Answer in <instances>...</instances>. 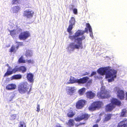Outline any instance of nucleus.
<instances>
[{
	"label": "nucleus",
	"mask_w": 127,
	"mask_h": 127,
	"mask_svg": "<svg viewBox=\"0 0 127 127\" xmlns=\"http://www.w3.org/2000/svg\"><path fill=\"white\" fill-rule=\"evenodd\" d=\"M26 67L24 66H21L19 67H18L17 66H16L13 69L11 67H9V68H7V71L4 74L3 77L7 76L13 73H15L17 72L21 71L22 73H24L26 72Z\"/></svg>",
	"instance_id": "1"
},
{
	"label": "nucleus",
	"mask_w": 127,
	"mask_h": 127,
	"mask_svg": "<svg viewBox=\"0 0 127 127\" xmlns=\"http://www.w3.org/2000/svg\"><path fill=\"white\" fill-rule=\"evenodd\" d=\"M85 36L84 35L82 36L81 37L77 38L76 39L77 44H75L74 42L70 43L68 46V48H70L72 51L74 50L75 49H82L83 47L82 41L85 39Z\"/></svg>",
	"instance_id": "2"
},
{
	"label": "nucleus",
	"mask_w": 127,
	"mask_h": 127,
	"mask_svg": "<svg viewBox=\"0 0 127 127\" xmlns=\"http://www.w3.org/2000/svg\"><path fill=\"white\" fill-rule=\"evenodd\" d=\"M32 86L30 88L27 82H23L20 84L18 86V90L19 92L21 94H24L27 93L28 94H30Z\"/></svg>",
	"instance_id": "3"
},
{
	"label": "nucleus",
	"mask_w": 127,
	"mask_h": 127,
	"mask_svg": "<svg viewBox=\"0 0 127 127\" xmlns=\"http://www.w3.org/2000/svg\"><path fill=\"white\" fill-rule=\"evenodd\" d=\"M97 96L99 98L102 99L107 98L110 97V93L105 89L102 88L100 92H98Z\"/></svg>",
	"instance_id": "4"
},
{
	"label": "nucleus",
	"mask_w": 127,
	"mask_h": 127,
	"mask_svg": "<svg viewBox=\"0 0 127 127\" xmlns=\"http://www.w3.org/2000/svg\"><path fill=\"white\" fill-rule=\"evenodd\" d=\"M103 105L102 102L100 101H96L93 102L89 107L90 110L94 111L96 109L101 108Z\"/></svg>",
	"instance_id": "5"
},
{
	"label": "nucleus",
	"mask_w": 127,
	"mask_h": 127,
	"mask_svg": "<svg viewBox=\"0 0 127 127\" xmlns=\"http://www.w3.org/2000/svg\"><path fill=\"white\" fill-rule=\"evenodd\" d=\"M115 92H117V96L121 100H124L125 98V93L124 91L121 90L118 87H115L114 90Z\"/></svg>",
	"instance_id": "6"
},
{
	"label": "nucleus",
	"mask_w": 127,
	"mask_h": 127,
	"mask_svg": "<svg viewBox=\"0 0 127 127\" xmlns=\"http://www.w3.org/2000/svg\"><path fill=\"white\" fill-rule=\"evenodd\" d=\"M90 115L85 112L81 113L79 116L75 118L77 122H80L82 120L87 121L90 118Z\"/></svg>",
	"instance_id": "7"
},
{
	"label": "nucleus",
	"mask_w": 127,
	"mask_h": 127,
	"mask_svg": "<svg viewBox=\"0 0 127 127\" xmlns=\"http://www.w3.org/2000/svg\"><path fill=\"white\" fill-rule=\"evenodd\" d=\"M112 70L111 69V67H101L99 68L97 70V72L100 75H102L105 74L106 76Z\"/></svg>",
	"instance_id": "8"
},
{
	"label": "nucleus",
	"mask_w": 127,
	"mask_h": 127,
	"mask_svg": "<svg viewBox=\"0 0 127 127\" xmlns=\"http://www.w3.org/2000/svg\"><path fill=\"white\" fill-rule=\"evenodd\" d=\"M117 73V70L113 69L112 70H111V72L107 74L106 76V78L111 77V78L108 79L109 82H111L114 80V78L116 77Z\"/></svg>",
	"instance_id": "9"
},
{
	"label": "nucleus",
	"mask_w": 127,
	"mask_h": 127,
	"mask_svg": "<svg viewBox=\"0 0 127 127\" xmlns=\"http://www.w3.org/2000/svg\"><path fill=\"white\" fill-rule=\"evenodd\" d=\"M87 101L85 99H80L78 100L76 103L75 106L77 109H82L86 105Z\"/></svg>",
	"instance_id": "10"
},
{
	"label": "nucleus",
	"mask_w": 127,
	"mask_h": 127,
	"mask_svg": "<svg viewBox=\"0 0 127 127\" xmlns=\"http://www.w3.org/2000/svg\"><path fill=\"white\" fill-rule=\"evenodd\" d=\"M30 35L29 32L26 31L21 32L19 35V38L20 40H25L30 37Z\"/></svg>",
	"instance_id": "11"
},
{
	"label": "nucleus",
	"mask_w": 127,
	"mask_h": 127,
	"mask_svg": "<svg viewBox=\"0 0 127 127\" xmlns=\"http://www.w3.org/2000/svg\"><path fill=\"white\" fill-rule=\"evenodd\" d=\"M110 102L115 107L116 106L120 107L122 104L121 102L119 99L114 97L110 99Z\"/></svg>",
	"instance_id": "12"
},
{
	"label": "nucleus",
	"mask_w": 127,
	"mask_h": 127,
	"mask_svg": "<svg viewBox=\"0 0 127 127\" xmlns=\"http://www.w3.org/2000/svg\"><path fill=\"white\" fill-rule=\"evenodd\" d=\"M75 22L74 18L73 17H71L69 21V25L67 30V32L69 33L71 32V30L73 28V26L75 25Z\"/></svg>",
	"instance_id": "13"
},
{
	"label": "nucleus",
	"mask_w": 127,
	"mask_h": 127,
	"mask_svg": "<svg viewBox=\"0 0 127 127\" xmlns=\"http://www.w3.org/2000/svg\"><path fill=\"white\" fill-rule=\"evenodd\" d=\"M34 13V12L29 9L26 10L24 11L23 16L26 17L28 18H30L33 17Z\"/></svg>",
	"instance_id": "14"
},
{
	"label": "nucleus",
	"mask_w": 127,
	"mask_h": 127,
	"mask_svg": "<svg viewBox=\"0 0 127 127\" xmlns=\"http://www.w3.org/2000/svg\"><path fill=\"white\" fill-rule=\"evenodd\" d=\"M88 31L87 28H85V31L79 30L75 33L74 37L76 38L77 37L83 34L85 32L88 33Z\"/></svg>",
	"instance_id": "15"
},
{
	"label": "nucleus",
	"mask_w": 127,
	"mask_h": 127,
	"mask_svg": "<svg viewBox=\"0 0 127 127\" xmlns=\"http://www.w3.org/2000/svg\"><path fill=\"white\" fill-rule=\"evenodd\" d=\"M117 127H127V119L124 118L118 124Z\"/></svg>",
	"instance_id": "16"
},
{
	"label": "nucleus",
	"mask_w": 127,
	"mask_h": 127,
	"mask_svg": "<svg viewBox=\"0 0 127 127\" xmlns=\"http://www.w3.org/2000/svg\"><path fill=\"white\" fill-rule=\"evenodd\" d=\"M86 97L89 99L93 98L95 96V94L91 91H88L85 93Z\"/></svg>",
	"instance_id": "17"
},
{
	"label": "nucleus",
	"mask_w": 127,
	"mask_h": 127,
	"mask_svg": "<svg viewBox=\"0 0 127 127\" xmlns=\"http://www.w3.org/2000/svg\"><path fill=\"white\" fill-rule=\"evenodd\" d=\"M89 78V77L86 76L79 79H77V83L79 84H85L87 82Z\"/></svg>",
	"instance_id": "18"
},
{
	"label": "nucleus",
	"mask_w": 127,
	"mask_h": 127,
	"mask_svg": "<svg viewBox=\"0 0 127 127\" xmlns=\"http://www.w3.org/2000/svg\"><path fill=\"white\" fill-rule=\"evenodd\" d=\"M33 75L32 73H27L26 78L28 81L31 83H33L34 81Z\"/></svg>",
	"instance_id": "19"
},
{
	"label": "nucleus",
	"mask_w": 127,
	"mask_h": 127,
	"mask_svg": "<svg viewBox=\"0 0 127 127\" xmlns=\"http://www.w3.org/2000/svg\"><path fill=\"white\" fill-rule=\"evenodd\" d=\"M74 89V87H67L66 90L67 94L72 95L75 92V89Z\"/></svg>",
	"instance_id": "20"
},
{
	"label": "nucleus",
	"mask_w": 127,
	"mask_h": 127,
	"mask_svg": "<svg viewBox=\"0 0 127 127\" xmlns=\"http://www.w3.org/2000/svg\"><path fill=\"white\" fill-rule=\"evenodd\" d=\"M115 107L112 103H109L107 104L105 106V110L106 112H110Z\"/></svg>",
	"instance_id": "21"
},
{
	"label": "nucleus",
	"mask_w": 127,
	"mask_h": 127,
	"mask_svg": "<svg viewBox=\"0 0 127 127\" xmlns=\"http://www.w3.org/2000/svg\"><path fill=\"white\" fill-rule=\"evenodd\" d=\"M16 87V85L15 84L11 83L6 86V89L7 90H12L15 89Z\"/></svg>",
	"instance_id": "22"
},
{
	"label": "nucleus",
	"mask_w": 127,
	"mask_h": 127,
	"mask_svg": "<svg viewBox=\"0 0 127 127\" xmlns=\"http://www.w3.org/2000/svg\"><path fill=\"white\" fill-rule=\"evenodd\" d=\"M112 116V114L110 113H107L105 114L104 118L103 119V121L104 122H107L109 121L111 119V117Z\"/></svg>",
	"instance_id": "23"
},
{
	"label": "nucleus",
	"mask_w": 127,
	"mask_h": 127,
	"mask_svg": "<svg viewBox=\"0 0 127 127\" xmlns=\"http://www.w3.org/2000/svg\"><path fill=\"white\" fill-rule=\"evenodd\" d=\"M75 112L72 110H69L67 113V115L69 118H72L75 114Z\"/></svg>",
	"instance_id": "24"
},
{
	"label": "nucleus",
	"mask_w": 127,
	"mask_h": 127,
	"mask_svg": "<svg viewBox=\"0 0 127 127\" xmlns=\"http://www.w3.org/2000/svg\"><path fill=\"white\" fill-rule=\"evenodd\" d=\"M86 27L85 28H87V29L89 30V32H90V35L91 36H93V32L91 26L89 23H87L86 24Z\"/></svg>",
	"instance_id": "25"
},
{
	"label": "nucleus",
	"mask_w": 127,
	"mask_h": 127,
	"mask_svg": "<svg viewBox=\"0 0 127 127\" xmlns=\"http://www.w3.org/2000/svg\"><path fill=\"white\" fill-rule=\"evenodd\" d=\"M13 11L15 13H17L21 10V7L19 6H15L12 8Z\"/></svg>",
	"instance_id": "26"
},
{
	"label": "nucleus",
	"mask_w": 127,
	"mask_h": 127,
	"mask_svg": "<svg viewBox=\"0 0 127 127\" xmlns=\"http://www.w3.org/2000/svg\"><path fill=\"white\" fill-rule=\"evenodd\" d=\"M127 113V110L125 109H123L122 110L121 112L120 117H125L127 116L126 114Z\"/></svg>",
	"instance_id": "27"
},
{
	"label": "nucleus",
	"mask_w": 127,
	"mask_h": 127,
	"mask_svg": "<svg viewBox=\"0 0 127 127\" xmlns=\"http://www.w3.org/2000/svg\"><path fill=\"white\" fill-rule=\"evenodd\" d=\"M22 77V75L20 74H17L13 75L12 77V79H21Z\"/></svg>",
	"instance_id": "28"
},
{
	"label": "nucleus",
	"mask_w": 127,
	"mask_h": 127,
	"mask_svg": "<svg viewBox=\"0 0 127 127\" xmlns=\"http://www.w3.org/2000/svg\"><path fill=\"white\" fill-rule=\"evenodd\" d=\"M69 83H77V79H76L74 77H71L70 79Z\"/></svg>",
	"instance_id": "29"
},
{
	"label": "nucleus",
	"mask_w": 127,
	"mask_h": 127,
	"mask_svg": "<svg viewBox=\"0 0 127 127\" xmlns=\"http://www.w3.org/2000/svg\"><path fill=\"white\" fill-rule=\"evenodd\" d=\"M19 63H25L26 62V60L24 59L23 56H21L19 59L18 61Z\"/></svg>",
	"instance_id": "30"
},
{
	"label": "nucleus",
	"mask_w": 127,
	"mask_h": 127,
	"mask_svg": "<svg viewBox=\"0 0 127 127\" xmlns=\"http://www.w3.org/2000/svg\"><path fill=\"white\" fill-rule=\"evenodd\" d=\"M86 89L83 88L79 90L78 91V93L80 95H82L85 92Z\"/></svg>",
	"instance_id": "31"
},
{
	"label": "nucleus",
	"mask_w": 127,
	"mask_h": 127,
	"mask_svg": "<svg viewBox=\"0 0 127 127\" xmlns=\"http://www.w3.org/2000/svg\"><path fill=\"white\" fill-rule=\"evenodd\" d=\"M20 3V0H12V5H18Z\"/></svg>",
	"instance_id": "32"
},
{
	"label": "nucleus",
	"mask_w": 127,
	"mask_h": 127,
	"mask_svg": "<svg viewBox=\"0 0 127 127\" xmlns=\"http://www.w3.org/2000/svg\"><path fill=\"white\" fill-rule=\"evenodd\" d=\"M19 123L18 127H26V123L23 121H20Z\"/></svg>",
	"instance_id": "33"
},
{
	"label": "nucleus",
	"mask_w": 127,
	"mask_h": 127,
	"mask_svg": "<svg viewBox=\"0 0 127 127\" xmlns=\"http://www.w3.org/2000/svg\"><path fill=\"white\" fill-rule=\"evenodd\" d=\"M74 120L72 119H70L68 120V123L69 125L73 126L74 125Z\"/></svg>",
	"instance_id": "34"
},
{
	"label": "nucleus",
	"mask_w": 127,
	"mask_h": 127,
	"mask_svg": "<svg viewBox=\"0 0 127 127\" xmlns=\"http://www.w3.org/2000/svg\"><path fill=\"white\" fill-rule=\"evenodd\" d=\"M10 35L12 36H14L16 34V30H12L9 31Z\"/></svg>",
	"instance_id": "35"
},
{
	"label": "nucleus",
	"mask_w": 127,
	"mask_h": 127,
	"mask_svg": "<svg viewBox=\"0 0 127 127\" xmlns=\"http://www.w3.org/2000/svg\"><path fill=\"white\" fill-rule=\"evenodd\" d=\"M16 51L15 49V47L13 45H12L9 49V52L12 53L13 52H15Z\"/></svg>",
	"instance_id": "36"
},
{
	"label": "nucleus",
	"mask_w": 127,
	"mask_h": 127,
	"mask_svg": "<svg viewBox=\"0 0 127 127\" xmlns=\"http://www.w3.org/2000/svg\"><path fill=\"white\" fill-rule=\"evenodd\" d=\"M16 114H13L11 116L10 119L11 120H14L16 119Z\"/></svg>",
	"instance_id": "37"
},
{
	"label": "nucleus",
	"mask_w": 127,
	"mask_h": 127,
	"mask_svg": "<svg viewBox=\"0 0 127 127\" xmlns=\"http://www.w3.org/2000/svg\"><path fill=\"white\" fill-rule=\"evenodd\" d=\"M26 62L28 64H33L34 63V61L33 60L30 59L27 60Z\"/></svg>",
	"instance_id": "38"
},
{
	"label": "nucleus",
	"mask_w": 127,
	"mask_h": 127,
	"mask_svg": "<svg viewBox=\"0 0 127 127\" xmlns=\"http://www.w3.org/2000/svg\"><path fill=\"white\" fill-rule=\"evenodd\" d=\"M25 55L27 57H31L32 56V55L29 52H26Z\"/></svg>",
	"instance_id": "39"
},
{
	"label": "nucleus",
	"mask_w": 127,
	"mask_h": 127,
	"mask_svg": "<svg viewBox=\"0 0 127 127\" xmlns=\"http://www.w3.org/2000/svg\"><path fill=\"white\" fill-rule=\"evenodd\" d=\"M85 124V123H80L79 124H76L75 125V126L76 127H78L79 126L82 125H84Z\"/></svg>",
	"instance_id": "40"
},
{
	"label": "nucleus",
	"mask_w": 127,
	"mask_h": 127,
	"mask_svg": "<svg viewBox=\"0 0 127 127\" xmlns=\"http://www.w3.org/2000/svg\"><path fill=\"white\" fill-rule=\"evenodd\" d=\"M74 35H73V36H69V38L71 39H75V41H76V39L77 38H76V37H75V38H74Z\"/></svg>",
	"instance_id": "41"
},
{
	"label": "nucleus",
	"mask_w": 127,
	"mask_h": 127,
	"mask_svg": "<svg viewBox=\"0 0 127 127\" xmlns=\"http://www.w3.org/2000/svg\"><path fill=\"white\" fill-rule=\"evenodd\" d=\"M16 43H17V45L19 46H22L23 45V43L20 42H16Z\"/></svg>",
	"instance_id": "42"
},
{
	"label": "nucleus",
	"mask_w": 127,
	"mask_h": 127,
	"mask_svg": "<svg viewBox=\"0 0 127 127\" xmlns=\"http://www.w3.org/2000/svg\"><path fill=\"white\" fill-rule=\"evenodd\" d=\"M73 12L75 14H77V10L76 8H74L73 10Z\"/></svg>",
	"instance_id": "43"
},
{
	"label": "nucleus",
	"mask_w": 127,
	"mask_h": 127,
	"mask_svg": "<svg viewBox=\"0 0 127 127\" xmlns=\"http://www.w3.org/2000/svg\"><path fill=\"white\" fill-rule=\"evenodd\" d=\"M40 111V105L39 104H38L37 105V110L36 111H37L38 112H39Z\"/></svg>",
	"instance_id": "44"
},
{
	"label": "nucleus",
	"mask_w": 127,
	"mask_h": 127,
	"mask_svg": "<svg viewBox=\"0 0 127 127\" xmlns=\"http://www.w3.org/2000/svg\"><path fill=\"white\" fill-rule=\"evenodd\" d=\"M96 74V73L95 72L93 71L91 74L90 76L91 77L93 75H95Z\"/></svg>",
	"instance_id": "45"
},
{
	"label": "nucleus",
	"mask_w": 127,
	"mask_h": 127,
	"mask_svg": "<svg viewBox=\"0 0 127 127\" xmlns=\"http://www.w3.org/2000/svg\"><path fill=\"white\" fill-rule=\"evenodd\" d=\"M98 125L97 124H95L92 127H98Z\"/></svg>",
	"instance_id": "46"
},
{
	"label": "nucleus",
	"mask_w": 127,
	"mask_h": 127,
	"mask_svg": "<svg viewBox=\"0 0 127 127\" xmlns=\"http://www.w3.org/2000/svg\"><path fill=\"white\" fill-rule=\"evenodd\" d=\"M55 127H62L60 124H58V125H56Z\"/></svg>",
	"instance_id": "47"
},
{
	"label": "nucleus",
	"mask_w": 127,
	"mask_h": 127,
	"mask_svg": "<svg viewBox=\"0 0 127 127\" xmlns=\"http://www.w3.org/2000/svg\"><path fill=\"white\" fill-rule=\"evenodd\" d=\"M125 97L126 98V100H127V92H126L125 93Z\"/></svg>",
	"instance_id": "48"
},
{
	"label": "nucleus",
	"mask_w": 127,
	"mask_h": 127,
	"mask_svg": "<svg viewBox=\"0 0 127 127\" xmlns=\"http://www.w3.org/2000/svg\"><path fill=\"white\" fill-rule=\"evenodd\" d=\"M100 119H97L96 121V123H98V122H99L100 121Z\"/></svg>",
	"instance_id": "49"
},
{
	"label": "nucleus",
	"mask_w": 127,
	"mask_h": 127,
	"mask_svg": "<svg viewBox=\"0 0 127 127\" xmlns=\"http://www.w3.org/2000/svg\"><path fill=\"white\" fill-rule=\"evenodd\" d=\"M89 74V73H88L86 72V73L85 74H84V75H88Z\"/></svg>",
	"instance_id": "50"
},
{
	"label": "nucleus",
	"mask_w": 127,
	"mask_h": 127,
	"mask_svg": "<svg viewBox=\"0 0 127 127\" xmlns=\"http://www.w3.org/2000/svg\"><path fill=\"white\" fill-rule=\"evenodd\" d=\"M19 46H18V45H17L16 47V48L17 49L18 48Z\"/></svg>",
	"instance_id": "51"
},
{
	"label": "nucleus",
	"mask_w": 127,
	"mask_h": 127,
	"mask_svg": "<svg viewBox=\"0 0 127 127\" xmlns=\"http://www.w3.org/2000/svg\"><path fill=\"white\" fill-rule=\"evenodd\" d=\"M89 83H91L92 82V81L91 80H90L88 82Z\"/></svg>",
	"instance_id": "52"
},
{
	"label": "nucleus",
	"mask_w": 127,
	"mask_h": 127,
	"mask_svg": "<svg viewBox=\"0 0 127 127\" xmlns=\"http://www.w3.org/2000/svg\"><path fill=\"white\" fill-rule=\"evenodd\" d=\"M7 66H8V68H9V67H10V66H9V64H7Z\"/></svg>",
	"instance_id": "53"
}]
</instances>
